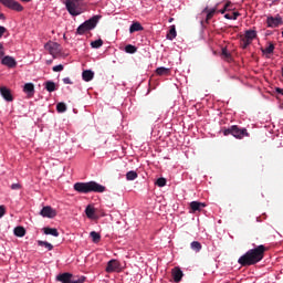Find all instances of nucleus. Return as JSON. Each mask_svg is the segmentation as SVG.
Segmentation results:
<instances>
[{
	"label": "nucleus",
	"mask_w": 283,
	"mask_h": 283,
	"mask_svg": "<svg viewBox=\"0 0 283 283\" xmlns=\"http://www.w3.org/2000/svg\"><path fill=\"white\" fill-rule=\"evenodd\" d=\"M0 19H1L2 21H4V19H6V14L0 13Z\"/></svg>",
	"instance_id": "de8ad7c7"
},
{
	"label": "nucleus",
	"mask_w": 283,
	"mask_h": 283,
	"mask_svg": "<svg viewBox=\"0 0 283 283\" xmlns=\"http://www.w3.org/2000/svg\"><path fill=\"white\" fill-rule=\"evenodd\" d=\"M268 28H280L282 25V18L280 17H269L266 20Z\"/></svg>",
	"instance_id": "ddd939ff"
},
{
	"label": "nucleus",
	"mask_w": 283,
	"mask_h": 283,
	"mask_svg": "<svg viewBox=\"0 0 283 283\" xmlns=\"http://www.w3.org/2000/svg\"><path fill=\"white\" fill-rule=\"evenodd\" d=\"M66 10L72 17H78L81 14V4L78 0H66L65 2Z\"/></svg>",
	"instance_id": "39448f33"
},
{
	"label": "nucleus",
	"mask_w": 283,
	"mask_h": 283,
	"mask_svg": "<svg viewBox=\"0 0 283 283\" xmlns=\"http://www.w3.org/2000/svg\"><path fill=\"white\" fill-rule=\"evenodd\" d=\"M176 36H177L176 25H171L169 32L167 33V39L169 41H174V39H176Z\"/></svg>",
	"instance_id": "393cba45"
},
{
	"label": "nucleus",
	"mask_w": 283,
	"mask_h": 283,
	"mask_svg": "<svg viewBox=\"0 0 283 283\" xmlns=\"http://www.w3.org/2000/svg\"><path fill=\"white\" fill-rule=\"evenodd\" d=\"M63 83H64L65 85H72V80H71L70 77H64V78H63Z\"/></svg>",
	"instance_id": "c03bdc74"
},
{
	"label": "nucleus",
	"mask_w": 283,
	"mask_h": 283,
	"mask_svg": "<svg viewBox=\"0 0 283 283\" xmlns=\"http://www.w3.org/2000/svg\"><path fill=\"white\" fill-rule=\"evenodd\" d=\"M13 233L17 235V238H23V235H25V228L19 226L14 228Z\"/></svg>",
	"instance_id": "5701e85b"
},
{
	"label": "nucleus",
	"mask_w": 283,
	"mask_h": 283,
	"mask_svg": "<svg viewBox=\"0 0 283 283\" xmlns=\"http://www.w3.org/2000/svg\"><path fill=\"white\" fill-rule=\"evenodd\" d=\"M125 52H126L127 54H136V52H138V48H136V46H134V45H132V44H127V45L125 46Z\"/></svg>",
	"instance_id": "cd10ccee"
},
{
	"label": "nucleus",
	"mask_w": 283,
	"mask_h": 283,
	"mask_svg": "<svg viewBox=\"0 0 283 283\" xmlns=\"http://www.w3.org/2000/svg\"><path fill=\"white\" fill-rule=\"evenodd\" d=\"M268 249L264 245H258L254 249H251L243 254L239 260V264L241 266H253V264H258V262H262L264 260V253H266Z\"/></svg>",
	"instance_id": "f257e3e1"
},
{
	"label": "nucleus",
	"mask_w": 283,
	"mask_h": 283,
	"mask_svg": "<svg viewBox=\"0 0 283 283\" xmlns=\"http://www.w3.org/2000/svg\"><path fill=\"white\" fill-rule=\"evenodd\" d=\"M21 1H23L24 3H30V1L32 0H21Z\"/></svg>",
	"instance_id": "8fccbe9b"
},
{
	"label": "nucleus",
	"mask_w": 283,
	"mask_h": 283,
	"mask_svg": "<svg viewBox=\"0 0 283 283\" xmlns=\"http://www.w3.org/2000/svg\"><path fill=\"white\" fill-rule=\"evenodd\" d=\"M138 178V172L130 170L126 174V180H136Z\"/></svg>",
	"instance_id": "7c9ffc66"
},
{
	"label": "nucleus",
	"mask_w": 283,
	"mask_h": 283,
	"mask_svg": "<svg viewBox=\"0 0 283 283\" xmlns=\"http://www.w3.org/2000/svg\"><path fill=\"white\" fill-rule=\"evenodd\" d=\"M171 275L174 279L175 283H178L182 280V277L185 276V274L182 273V270H180V268L176 266L171 270Z\"/></svg>",
	"instance_id": "4468645a"
},
{
	"label": "nucleus",
	"mask_w": 283,
	"mask_h": 283,
	"mask_svg": "<svg viewBox=\"0 0 283 283\" xmlns=\"http://www.w3.org/2000/svg\"><path fill=\"white\" fill-rule=\"evenodd\" d=\"M6 216V206H0V218H3Z\"/></svg>",
	"instance_id": "37998d69"
},
{
	"label": "nucleus",
	"mask_w": 283,
	"mask_h": 283,
	"mask_svg": "<svg viewBox=\"0 0 283 283\" xmlns=\"http://www.w3.org/2000/svg\"><path fill=\"white\" fill-rule=\"evenodd\" d=\"M23 92H25V94H28L29 96H34V84L32 83L24 84Z\"/></svg>",
	"instance_id": "412c9836"
},
{
	"label": "nucleus",
	"mask_w": 283,
	"mask_h": 283,
	"mask_svg": "<svg viewBox=\"0 0 283 283\" xmlns=\"http://www.w3.org/2000/svg\"><path fill=\"white\" fill-rule=\"evenodd\" d=\"M0 3L9 10H14V12H23V6L15 0H0Z\"/></svg>",
	"instance_id": "423d86ee"
},
{
	"label": "nucleus",
	"mask_w": 283,
	"mask_h": 283,
	"mask_svg": "<svg viewBox=\"0 0 283 283\" xmlns=\"http://www.w3.org/2000/svg\"><path fill=\"white\" fill-rule=\"evenodd\" d=\"M38 244L39 247H44L45 249H48V251H52V249H54V245L46 241H38Z\"/></svg>",
	"instance_id": "72a5a7b5"
},
{
	"label": "nucleus",
	"mask_w": 283,
	"mask_h": 283,
	"mask_svg": "<svg viewBox=\"0 0 283 283\" xmlns=\"http://www.w3.org/2000/svg\"><path fill=\"white\" fill-rule=\"evenodd\" d=\"M156 74H158V76H169L171 74V70L161 66L156 70Z\"/></svg>",
	"instance_id": "aec40b11"
},
{
	"label": "nucleus",
	"mask_w": 283,
	"mask_h": 283,
	"mask_svg": "<svg viewBox=\"0 0 283 283\" xmlns=\"http://www.w3.org/2000/svg\"><path fill=\"white\" fill-rule=\"evenodd\" d=\"M120 269V263L117 260H111L107 263V266L105 269L106 273H115V271H118Z\"/></svg>",
	"instance_id": "9b49d317"
},
{
	"label": "nucleus",
	"mask_w": 283,
	"mask_h": 283,
	"mask_svg": "<svg viewBox=\"0 0 283 283\" xmlns=\"http://www.w3.org/2000/svg\"><path fill=\"white\" fill-rule=\"evenodd\" d=\"M274 51H275V45L272 42H270L269 46L265 48V50H262L264 54H273Z\"/></svg>",
	"instance_id": "473e14b6"
},
{
	"label": "nucleus",
	"mask_w": 283,
	"mask_h": 283,
	"mask_svg": "<svg viewBox=\"0 0 283 283\" xmlns=\"http://www.w3.org/2000/svg\"><path fill=\"white\" fill-rule=\"evenodd\" d=\"M44 50H48L52 55L59 54V52H61V44L56 42H48L44 44Z\"/></svg>",
	"instance_id": "0eeeda50"
},
{
	"label": "nucleus",
	"mask_w": 283,
	"mask_h": 283,
	"mask_svg": "<svg viewBox=\"0 0 283 283\" xmlns=\"http://www.w3.org/2000/svg\"><path fill=\"white\" fill-rule=\"evenodd\" d=\"M190 247H191L192 251H197V252L201 251V249H202V244H200V242H198V241L191 242Z\"/></svg>",
	"instance_id": "e433bc0d"
},
{
	"label": "nucleus",
	"mask_w": 283,
	"mask_h": 283,
	"mask_svg": "<svg viewBox=\"0 0 283 283\" xmlns=\"http://www.w3.org/2000/svg\"><path fill=\"white\" fill-rule=\"evenodd\" d=\"M45 235H53V238H59V230L56 228H44Z\"/></svg>",
	"instance_id": "6ab92c4d"
},
{
	"label": "nucleus",
	"mask_w": 283,
	"mask_h": 283,
	"mask_svg": "<svg viewBox=\"0 0 283 283\" xmlns=\"http://www.w3.org/2000/svg\"><path fill=\"white\" fill-rule=\"evenodd\" d=\"M57 282L62 283H72V273L70 272H64L62 274H59L56 276Z\"/></svg>",
	"instance_id": "2eb2a0df"
},
{
	"label": "nucleus",
	"mask_w": 283,
	"mask_h": 283,
	"mask_svg": "<svg viewBox=\"0 0 283 283\" xmlns=\"http://www.w3.org/2000/svg\"><path fill=\"white\" fill-rule=\"evenodd\" d=\"M85 213L86 217L90 218L91 220H93L95 213H96V209H94L92 206H87L85 209Z\"/></svg>",
	"instance_id": "b1692460"
},
{
	"label": "nucleus",
	"mask_w": 283,
	"mask_h": 283,
	"mask_svg": "<svg viewBox=\"0 0 283 283\" xmlns=\"http://www.w3.org/2000/svg\"><path fill=\"white\" fill-rule=\"evenodd\" d=\"M46 92H56V84L52 81L45 82Z\"/></svg>",
	"instance_id": "a878e982"
},
{
	"label": "nucleus",
	"mask_w": 283,
	"mask_h": 283,
	"mask_svg": "<svg viewBox=\"0 0 283 283\" xmlns=\"http://www.w3.org/2000/svg\"><path fill=\"white\" fill-rule=\"evenodd\" d=\"M255 36H258V32L255 30H248V31H245V34L243 35V38H245L252 42H253V39H255Z\"/></svg>",
	"instance_id": "4be33fe9"
},
{
	"label": "nucleus",
	"mask_w": 283,
	"mask_h": 283,
	"mask_svg": "<svg viewBox=\"0 0 283 283\" xmlns=\"http://www.w3.org/2000/svg\"><path fill=\"white\" fill-rule=\"evenodd\" d=\"M155 185H157V187H165L167 185V179L160 177L156 180Z\"/></svg>",
	"instance_id": "4c0bfd02"
},
{
	"label": "nucleus",
	"mask_w": 283,
	"mask_h": 283,
	"mask_svg": "<svg viewBox=\"0 0 283 283\" xmlns=\"http://www.w3.org/2000/svg\"><path fill=\"white\" fill-rule=\"evenodd\" d=\"M11 189H13V190L21 189V185L13 184V185H11Z\"/></svg>",
	"instance_id": "49530a36"
},
{
	"label": "nucleus",
	"mask_w": 283,
	"mask_h": 283,
	"mask_svg": "<svg viewBox=\"0 0 283 283\" xmlns=\"http://www.w3.org/2000/svg\"><path fill=\"white\" fill-rule=\"evenodd\" d=\"M231 8H233V4L231 3V2H227L226 4H224V10H231Z\"/></svg>",
	"instance_id": "a18cd8bd"
},
{
	"label": "nucleus",
	"mask_w": 283,
	"mask_h": 283,
	"mask_svg": "<svg viewBox=\"0 0 283 283\" xmlns=\"http://www.w3.org/2000/svg\"><path fill=\"white\" fill-rule=\"evenodd\" d=\"M84 282H85V276H74L72 274L71 283H84Z\"/></svg>",
	"instance_id": "f704fd0d"
},
{
	"label": "nucleus",
	"mask_w": 283,
	"mask_h": 283,
	"mask_svg": "<svg viewBox=\"0 0 283 283\" xmlns=\"http://www.w3.org/2000/svg\"><path fill=\"white\" fill-rule=\"evenodd\" d=\"M239 17H240V12H232V13H227L224 15V19L235 21Z\"/></svg>",
	"instance_id": "2f4dec72"
},
{
	"label": "nucleus",
	"mask_w": 283,
	"mask_h": 283,
	"mask_svg": "<svg viewBox=\"0 0 283 283\" xmlns=\"http://www.w3.org/2000/svg\"><path fill=\"white\" fill-rule=\"evenodd\" d=\"M222 56H224V59H227L229 61V59H231V53H229V51L227 50V48H223L221 51Z\"/></svg>",
	"instance_id": "58836bf2"
},
{
	"label": "nucleus",
	"mask_w": 283,
	"mask_h": 283,
	"mask_svg": "<svg viewBox=\"0 0 283 283\" xmlns=\"http://www.w3.org/2000/svg\"><path fill=\"white\" fill-rule=\"evenodd\" d=\"M218 10V8H213V9H209L208 7H206L202 10V13H207L206 15V22L209 23V21H211V19H213V15L216 14V11Z\"/></svg>",
	"instance_id": "dca6fc26"
},
{
	"label": "nucleus",
	"mask_w": 283,
	"mask_h": 283,
	"mask_svg": "<svg viewBox=\"0 0 283 283\" xmlns=\"http://www.w3.org/2000/svg\"><path fill=\"white\" fill-rule=\"evenodd\" d=\"M63 65L62 64H59V65H55L53 66V72H63Z\"/></svg>",
	"instance_id": "a19ab883"
},
{
	"label": "nucleus",
	"mask_w": 283,
	"mask_h": 283,
	"mask_svg": "<svg viewBox=\"0 0 283 283\" xmlns=\"http://www.w3.org/2000/svg\"><path fill=\"white\" fill-rule=\"evenodd\" d=\"M91 46L95 50H98V48H103V40L98 39L93 42H91Z\"/></svg>",
	"instance_id": "c9c22d12"
},
{
	"label": "nucleus",
	"mask_w": 283,
	"mask_h": 283,
	"mask_svg": "<svg viewBox=\"0 0 283 283\" xmlns=\"http://www.w3.org/2000/svg\"><path fill=\"white\" fill-rule=\"evenodd\" d=\"M207 207V203L200 201H191L190 202V213H198L202 211Z\"/></svg>",
	"instance_id": "9d476101"
},
{
	"label": "nucleus",
	"mask_w": 283,
	"mask_h": 283,
	"mask_svg": "<svg viewBox=\"0 0 283 283\" xmlns=\"http://www.w3.org/2000/svg\"><path fill=\"white\" fill-rule=\"evenodd\" d=\"M40 216H42V218H56V211L52 207L45 206L40 211Z\"/></svg>",
	"instance_id": "6e6552de"
},
{
	"label": "nucleus",
	"mask_w": 283,
	"mask_h": 283,
	"mask_svg": "<svg viewBox=\"0 0 283 283\" xmlns=\"http://www.w3.org/2000/svg\"><path fill=\"white\" fill-rule=\"evenodd\" d=\"M73 189L77 191V193H104L107 188L96 181H88L76 182L74 184Z\"/></svg>",
	"instance_id": "f03ea898"
},
{
	"label": "nucleus",
	"mask_w": 283,
	"mask_h": 283,
	"mask_svg": "<svg viewBox=\"0 0 283 283\" xmlns=\"http://www.w3.org/2000/svg\"><path fill=\"white\" fill-rule=\"evenodd\" d=\"M56 109L59 114H63L64 112H67V106L65 105V103L61 102V103H57Z\"/></svg>",
	"instance_id": "c756f323"
},
{
	"label": "nucleus",
	"mask_w": 283,
	"mask_h": 283,
	"mask_svg": "<svg viewBox=\"0 0 283 283\" xmlns=\"http://www.w3.org/2000/svg\"><path fill=\"white\" fill-rule=\"evenodd\" d=\"M0 94L4 101L8 103H12L14 101V97L12 96V91L6 86H0Z\"/></svg>",
	"instance_id": "1a4fd4ad"
},
{
	"label": "nucleus",
	"mask_w": 283,
	"mask_h": 283,
	"mask_svg": "<svg viewBox=\"0 0 283 283\" xmlns=\"http://www.w3.org/2000/svg\"><path fill=\"white\" fill-rule=\"evenodd\" d=\"M228 10H224V8L222 10H220L221 14H224Z\"/></svg>",
	"instance_id": "09e8293b"
},
{
	"label": "nucleus",
	"mask_w": 283,
	"mask_h": 283,
	"mask_svg": "<svg viewBox=\"0 0 283 283\" xmlns=\"http://www.w3.org/2000/svg\"><path fill=\"white\" fill-rule=\"evenodd\" d=\"M92 241L94 242V244H98V242H101V233L96 232V231H92L90 233Z\"/></svg>",
	"instance_id": "bb28decb"
},
{
	"label": "nucleus",
	"mask_w": 283,
	"mask_h": 283,
	"mask_svg": "<svg viewBox=\"0 0 283 283\" xmlns=\"http://www.w3.org/2000/svg\"><path fill=\"white\" fill-rule=\"evenodd\" d=\"M8 32V29H6V27H1L0 25V39L3 36L4 33Z\"/></svg>",
	"instance_id": "79ce46f5"
},
{
	"label": "nucleus",
	"mask_w": 283,
	"mask_h": 283,
	"mask_svg": "<svg viewBox=\"0 0 283 283\" xmlns=\"http://www.w3.org/2000/svg\"><path fill=\"white\" fill-rule=\"evenodd\" d=\"M142 30H144V28L140 22H134L129 28L130 34H134V32H142Z\"/></svg>",
	"instance_id": "a211bd4d"
},
{
	"label": "nucleus",
	"mask_w": 283,
	"mask_h": 283,
	"mask_svg": "<svg viewBox=\"0 0 283 283\" xmlns=\"http://www.w3.org/2000/svg\"><path fill=\"white\" fill-rule=\"evenodd\" d=\"M251 43H253L251 40H249V39H247V38H244V36L241 38V43H240V45H241L242 50H247V48H249V45H250Z\"/></svg>",
	"instance_id": "c85d7f7f"
},
{
	"label": "nucleus",
	"mask_w": 283,
	"mask_h": 283,
	"mask_svg": "<svg viewBox=\"0 0 283 283\" xmlns=\"http://www.w3.org/2000/svg\"><path fill=\"white\" fill-rule=\"evenodd\" d=\"M101 15H94L91 19L86 20L84 23H82L77 30L76 34L83 35L85 32H90V30H94L96 25H98V21H101Z\"/></svg>",
	"instance_id": "7ed1b4c3"
},
{
	"label": "nucleus",
	"mask_w": 283,
	"mask_h": 283,
	"mask_svg": "<svg viewBox=\"0 0 283 283\" xmlns=\"http://www.w3.org/2000/svg\"><path fill=\"white\" fill-rule=\"evenodd\" d=\"M1 64L6 65V67H17V60L10 55H6L1 59Z\"/></svg>",
	"instance_id": "f8f14e48"
},
{
	"label": "nucleus",
	"mask_w": 283,
	"mask_h": 283,
	"mask_svg": "<svg viewBox=\"0 0 283 283\" xmlns=\"http://www.w3.org/2000/svg\"><path fill=\"white\" fill-rule=\"evenodd\" d=\"M83 81L90 83L94 78V72L91 70L83 71L82 73Z\"/></svg>",
	"instance_id": "f3484780"
},
{
	"label": "nucleus",
	"mask_w": 283,
	"mask_h": 283,
	"mask_svg": "<svg viewBox=\"0 0 283 283\" xmlns=\"http://www.w3.org/2000/svg\"><path fill=\"white\" fill-rule=\"evenodd\" d=\"M224 136H234V138L242 139L244 136H249L247 128H240L238 125H232L229 128L222 129Z\"/></svg>",
	"instance_id": "20e7f679"
},
{
	"label": "nucleus",
	"mask_w": 283,
	"mask_h": 283,
	"mask_svg": "<svg viewBox=\"0 0 283 283\" xmlns=\"http://www.w3.org/2000/svg\"><path fill=\"white\" fill-rule=\"evenodd\" d=\"M6 56V48H3V43H0V59Z\"/></svg>",
	"instance_id": "ea45409f"
}]
</instances>
